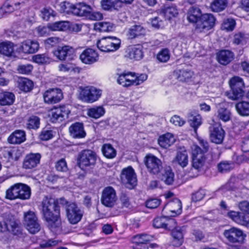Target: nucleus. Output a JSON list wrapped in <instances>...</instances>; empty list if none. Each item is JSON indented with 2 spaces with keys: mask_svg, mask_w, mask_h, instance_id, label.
<instances>
[{
  "mask_svg": "<svg viewBox=\"0 0 249 249\" xmlns=\"http://www.w3.org/2000/svg\"><path fill=\"white\" fill-rule=\"evenodd\" d=\"M42 207L44 217L49 228L53 230L58 227L60 224L59 208L55 199L47 197L44 198Z\"/></svg>",
  "mask_w": 249,
  "mask_h": 249,
  "instance_id": "obj_1",
  "label": "nucleus"
},
{
  "mask_svg": "<svg viewBox=\"0 0 249 249\" xmlns=\"http://www.w3.org/2000/svg\"><path fill=\"white\" fill-rule=\"evenodd\" d=\"M117 82L124 88H129L133 86H139L148 79L146 73H139L130 71H124L117 73Z\"/></svg>",
  "mask_w": 249,
  "mask_h": 249,
  "instance_id": "obj_2",
  "label": "nucleus"
},
{
  "mask_svg": "<svg viewBox=\"0 0 249 249\" xmlns=\"http://www.w3.org/2000/svg\"><path fill=\"white\" fill-rule=\"evenodd\" d=\"M31 194L30 188L27 185L21 183H16L9 188L6 193V197L10 200L30 198Z\"/></svg>",
  "mask_w": 249,
  "mask_h": 249,
  "instance_id": "obj_3",
  "label": "nucleus"
},
{
  "mask_svg": "<svg viewBox=\"0 0 249 249\" xmlns=\"http://www.w3.org/2000/svg\"><path fill=\"white\" fill-rule=\"evenodd\" d=\"M229 83L231 90L226 92V96L232 100L241 99L245 94L243 79L239 76H234L230 80Z\"/></svg>",
  "mask_w": 249,
  "mask_h": 249,
  "instance_id": "obj_4",
  "label": "nucleus"
},
{
  "mask_svg": "<svg viewBox=\"0 0 249 249\" xmlns=\"http://www.w3.org/2000/svg\"><path fill=\"white\" fill-rule=\"evenodd\" d=\"M102 90L94 86L79 88V98L83 102L93 103L97 101L102 96Z\"/></svg>",
  "mask_w": 249,
  "mask_h": 249,
  "instance_id": "obj_5",
  "label": "nucleus"
},
{
  "mask_svg": "<svg viewBox=\"0 0 249 249\" xmlns=\"http://www.w3.org/2000/svg\"><path fill=\"white\" fill-rule=\"evenodd\" d=\"M96 159L97 156L94 152L90 150H84L78 154L77 164L81 169L85 170L93 167Z\"/></svg>",
  "mask_w": 249,
  "mask_h": 249,
  "instance_id": "obj_6",
  "label": "nucleus"
},
{
  "mask_svg": "<svg viewBox=\"0 0 249 249\" xmlns=\"http://www.w3.org/2000/svg\"><path fill=\"white\" fill-rule=\"evenodd\" d=\"M120 39L113 36L103 37L97 43L98 48L102 52H113L120 47Z\"/></svg>",
  "mask_w": 249,
  "mask_h": 249,
  "instance_id": "obj_7",
  "label": "nucleus"
},
{
  "mask_svg": "<svg viewBox=\"0 0 249 249\" xmlns=\"http://www.w3.org/2000/svg\"><path fill=\"white\" fill-rule=\"evenodd\" d=\"M223 236L231 243L242 244L247 237L246 234L240 229L233 227L225 230Z\"/></svg>",
  "mask_w": 249,
  "mask_h": 249,
  "instance_id": "obj_8",
  "label": "nucleus"
},
{
  "mask_svg": "<svg viewBox=\"0 0 249 249\" xmlns=\"http://www.w3.org/2000/svg\"><path fill=\"white\" fill-rule=\"evenodd\" d=\"M120 177L122 183L126 188L132 189L137 185V176L131 166L124 168L122 171Z\"/></svg>",
  "mask_w": 249,
  "mask_h": 249,
  "instance_id": "obj_9",
  "label": "nucleus"
},
{
  "mask_svg": "<svg viewBox=\"0 0 249 249\" xmlns=\"http://www.w3.org/2000/svg\"><path fill=\"white\" fill-rule=\"evenodd\" d=\"M26 3V0H7L0 8V18L24 7Z\"/></svg>",
  "mask_w": 249,
  "mask_h": 249,
  "instance_id": "obj_10",
  "label": "nucleus"
},
{
  "mask_svg": "<svg viewBox=\"0 0 249 249\" xmlns=\"http://www.w3.org/2000/svg\"><path fill=\"white\" fill-rule=\"evenodd\" d=\"M71 112L70 106H61L52 109L50 113L51 120L53 123H60L67 119Z\"/></svg>",
  "mask_w": 249,
  "mask_h": 249,
  "instance_id": "obj_11",
  "label": "nucleus"
},
{
  "mask_svg": "<svg viewBox=\"0 0 249 249\" xmlns=\"http://www.w3.org/2000/svg\"><path fill=\"white\" fill-rule=\"evenodd\" d=\"M144 164L148 171L154 175H158L162 169V162L155 156L149 154L144 158Z\"/></svg>",
  "mask_w": 249,
  "mask_h": 249,
  "instance_id": "obj_12",
  "label": "nucleus"
},
{
  "mask_svg": "<svg viewBox=\"0 0 249 249\" xmlns=\"http://www.w3.org/2000/svg\"><path fill=\"white\" fill-rule=\"evenodd\" d=\"M24 224L26 229L32 234L38 232L41 229L35 213L31 211L24 213Z\"/></svg>",
  "mask_w": 249,
  "mask_h": 249,
  "instance_id": "obj_13",
  "label": "nucleus"
},
{
  "mask_svg": "<svg viewBox=\"0 0 249 249\" xmlns=\"http://www.w3.org/2000/svg\"><path fill=\"white\" fill-rule=\"evenodd\" d=\"M215 20L212 14H203L196 25V29L199 32L208 31L214 26Z\"/></svg>",
  "mask_w": 249,
  "mask_h": 249,
  "instance_id": "obj_14",
  "label": "nucleus"
},
{
  "mask_svg": "<svg viewBox=\"0 0 249 249\" xmlns=\"http://www.w3.org/2000/svg\"><path fill=\"white\" fill-rule=\"evenodd\" d=\"M67 217L71 224L78 223L83 215V212L76 205L71 203L68 205L66 209Z\"/></svg>",
  "mask_w": 249,
  "mask_h": 249,
  "instance_id": "obj_15",
  "label": "nucleus"
},
{
  "mask_svg": "<svg viewBox=\"0 0 249 249\" xmlns=\"http://www.w3.org/2000/svg\"><path fill=\"white\" fill-rule=\"evenodd\" d=\"M174 74L178 81L182 82L187 83L189 84H196L198 82L197 75L191 70H176L174 71Z\"/></svg>",
  "mask_w": 249,
  "mask_h": 249,
  "instance_id": "obj_16",
  "label": "nucleus"
},
{
  "mask_svg": "<svg viewBox=\"0 0 249 249\" xmlns=\"http://www.w3.org/2000/svg\"><path fill=\"white\" fill-rule=\"evenodd\" d=\"M182 205L180 201L178 198H174L167 202L162 210V213L166 216H175L181 213Z\"/></svg>",
  "mask_w": 249,
  "mask_h": 249,
  "instance_id": "obj_17",
  "label": "nucleus"
},
{
  "mask_svg": "<svg viewBox=\"0 0 249 249\" xmlns=\"http://www.w3.org/2000/svg\"><path fill=\"white\" fill-rule=\"evenodd\" d=\"M117 200L116 193L112 187H107L103 191L101 197L102 204L106 207H112Z\"/></svg>",
  "mask_w": 249,
  "mask_h": 249,
  "instance_id": "obj_18",
  "label": "nucleus"
},
{
  "mask_svg": "<svg viewBox=\"0 0 249 249\" xmlns=\"http://www.w3.org/2000/svg\"><path fill=\"white\" fill-rule=\"evenodd\" d=\"M39 48V43L35 40L27 39L22 42L17 48V52L18 55L22 58L20 55L21 53L30 54L36 53Z\"/></svg>",
  "mask_w": 249,
  "mask_h": 249,
  "instance_id": "obj_19",
  "label": "nucleus"
},
{
  "mask_svg": "<svg viewBox=\"0 0 249 249\" xmlns=\"http://www.w3.org/2000/svg\"><path fill=\"white\" fill-rule=\"evenodd\" d=\"M72 47L69 46L59 47L54 52V55L60 60L71 61L74 59L75 55Z\"/></svg>",
  "mask_w": 249,
  "mask_h": 249,
  "instance_id": "obj_20",
  "label": "nucleus"
},
{
  "mask_svg": "<svg viewBox=\"0 0 249 249\" xmlns=\"http://www.w3.org/2000/svg\"><path fill=\"white\" fill-rule=\"evenodd\" d=\"M43 97L46 103L55 104L62 99L63 94L61 89H51L44 93Z\"/></svg>",
  "mask_w": 249,
  "mask_h": 249,
  "instance_id": "obj_21",
  "label": "nucleus"
},
{
  "mask_svg": "<svg viewBox=\"0 0 249 249\" xmlns=\"http://www.w3.org/2000/svg\"><path fill=\"white\" fill-rule=\"evenodd\" d=\"M99 54L96 50L88 48L84 50L79 55L82 62H95L98 61Z\"/></svg>",
  "mask_w": 249,
  "mask_h": 249,
  "instance_id": "obj_22",
  "label": "nucleus"
},
{
  "mask_svg": "<svg viewBox=\"0 0 249 249\" xmlns=\"http://www.w3.org/2000/svg\"><path fill=\"white\" fill-rule=\"evenodd\" d=\"M225 137V131L220 126L210 127V137L212 142L216 144L221 143Z\"/></svg>",
  "mask_w": 249,
  "mask_h": 249,
  "instance_id": "obj_23",
  "label": "nucleus"
},
{
  "mask_svg": "<svg viewBox=\"0 0 249 249\" xmlns=\"http://www.w3.org/2000/svg\"><path fill=\"white\" fill-rule=\"evenodd\" d=\"M69 130L71 136L73 138L82 139L86 136L83 124L81 123L72 124L69 127Z\"/></svg>",
  "mask_w": 249,
  "mask_h": 249,
  "instance_id": "obj_24",
  "label": "nucleus"
},
{
  "mask_svg": "<svg viewBox=\"0 0 249 249\" xmlns=\"http://www.w3.org/2000/svg\"><path fill=\"white\" fill-rule=\"evenodd\" d=\"M228 216L232 221L238 224L249 228V217L243 214L235 211H230L228 213Z\"/></svg>",
  "mask_w": 249,
  "mask_h": 249,
  "instance_id": "obj_25",
  "label": "nucleus"
},
{
  "mask_svg": "<svg viewBox=\"0 0 249 249\" xmlns=\"http://www.w3.org/2000/svg\"><path fill=\"white\" fill-rule=\"evenodd\" d=\"M41 155L39 153H31L27 155L23 162V167L25 169H32L39 164Z\"/></svg>",
  "mask_w": 249,
  "mask_h": 249,
  "instance_id": "obj_26",
  "label": "nucleus"
},
{
  "mask_svg": "<svg viewBox=\"0 0 249 249\" xmlns=\"http://www.w3.org/2000/svg\"><path fill=\"white\" fill-rule=\"evenodd\" d=\"M91 8L85 3L80 2L74 4L72 14L78 17L88 18Z\"/></svg>",
  "mask_w": 249,
  "mask_h": 249,
  "instance_id": "obj_27",
  "label": "nucleus"
},
{
  "mask_svg": "<svg viewBox=\"0 0 249 249\" xmlns=\"http://www.w3.org/2000/svg\"><path fill=\"white\" fill-rule=\"evenodd\" d=\"M146 32L145 28L142 24H135L129 29L127 35L129 38L133 39L144 36Z\"/></svg>",
  "mask_w": 249,
  "mask_h": 249,
  "instance_id": "obj_28",
  "label": "nucleus"
},
{
  "mask_svg": "<svg viewBox=\"0 0 249 249\" xmlns=\"http://www.w3.org/2000/svg\"><path fill=\"white\" fill-rule=\"evenodd\" d=\"M176 142L175 136L170 133H167L160 136L158 139V144L163 148H168Z\"/></svg>",
  "mask_w": 249,
  "mask_h": 249,
  "instance_id": "obj_29",
  "label": "nucleus"
},
{
  "mask_svg": "<svg viewBox=\"0 0 249 249\" xmlns=\"http://www.w3.org/2000/svg\"><path fill=\"white\" fill-rule=\"evenodd\" d=\"M101 5L103 9L107 11H118L122 7L120 0H102Z\"/></svg>",
  "mask_w": 249,
  "mask_h": 249,
  "instance_id": "obj_30",
  "label": "nucleus"
},
{
  "mask_svg": "<svg viewBox=\"0 0 249 249\" xmlns=\"http://www.w3.org/2000/svg\"><path fill=\"white\" fill-rule=\"evenodd\" d=\"M0 53L10 57H21L15 54L14 52V44L9 41H4L0 43Z\"/></svg>",
  "mask_w": 249,
  "mask_h": 249,
  "instance_id": "obj_31",
  "label": "nucleus"
},
{
  "mask_svg": "<svg viewBox=\"0 0 249 249\" xmlns=\"http://www.w3.org/2000/svg\"><path fill=\"white\" fill-rule=\"evenodd\" d=\"M129 47L126 51L125 57L134 61H139L143 57V53L139 46Z\"/></svg>",
  "mask_w": 249,
  "mask_h": 249,
  "instance_id": "obj_32",
  "label": "nucleus"
},
{
  "mask_svg": "<svg viewBox=\"0 0 249 249\" xmlns=\"http://www.w3.org/2000/svg\"><path fill=\"white\" fill-rule=\"evenodd\" d=\"M17 84L20 90L24 92H28L30 91L33 88V82L24 77H17L15 78Z\"/></svg>",
  "mask_w": 249,
  "mask_h": 249,
  "instance_id": "obj_33",
  "label": "nucleus"
},
{
  "mask_svg": "<svg viewBox=\"0 0 249 249\" xmlns=\"http://www.w3.org/2000/svg\"><path fill=\"white\" fill-rule=\"evenodd\" d=\"M201 10L197 7L192 6L187 13V19L190 22L197 23V21L202 17Z\"/></svg>",
  "mask_w": 249,
  "mask_h": 249,
  "instance_id": "obj_34",
  "label": "nucleus"
},
{
  "mask_svg": "<svg viewBox=\"0 0 249 249\" xmlns=\"http://www.w3.org/2000/svg\"><path fill=\"white\" fill-rule=\"evenodd\" d=\"M174 161L182 168L186 167L189 162L188 153L185 150L178 151Z\"/></svg>",
  "mask_w": 249,
  "mask_h": 249,
  "instance_id": "obj_35",
  "label": "nucleus"
},
{
  "mask_svg": "<svg viewBox=\"0 0 249 249\" xmlns=\"http://www.w3.org/2000/svg\"><path fill=\"white\" fill-rule=\"evenodd\" d=\"M25 140V133L20 130H16L8 138V142L12 144H19Z\"/></svg>",
  "mask_w": 249,
  "mask_h": 249,
  "instance_id": "obj_36",
  "label": "nucleus"
},
{
  "mask_svg": "<svg viewBox=\"0 0 249 249\" xmlns=\"http://www.w3.org/2000/svg\"><path fill=\"white\" fill-rule=\"evenodd\" d=\"M105 109L102 106H94L87 109V115L92 118L98 119L105 113Z\"/></svg>",
  "mask_w": 249,
  "mask_h": 249,
  "instance_id": "obj_37",
  "label": "nucleus"
},
{
  "mask_svg": "<svg viewBox=\"0 0 249 249\" xmlns=\"http://www.w3.org/2000/svg\"><path fill=\"white\" fill-rule=\"evenodd\" d=\"M172 243L174 246L178 247L182 245L183 242V235L180 228H176L172 231Z\"/></svg>",
  "mask_w": 249,
  "mask_h": 249,
  "instance_id": "obj_38",
  "label": "nucleus"
},
{
  "mask_svg": "<svg viewBox=\"0 0 249 249\" xmlns=\"http://www.w3.org/2000/svg\"><path fill=\"white\" fill-rule=\"evenodd\" d=\"M233 53L229 50H221L216 53V58L219 62L221 61L231 62L233 60Z\"/></svg>",
  "mask_w": 249,
  "mask_h": 249,
  "instance_id": "obj_39",
  "label": "nucleus"
},
{
  "mask_svg": "<svg viewBox=\"0 0 249 249\" xmlns=\"http://www.w3.org/2000/svg\"><path fill=\"white\" fill-rule=\"evenodd\" d=\"M14 94L10 92L0 93V105L9 106L13 104L15 101Z\"/></svg>",
  "mask_w": 249,
  "mask_h": 249,
  "instance_id": "obj_40",
  "label": "nucleus"
},
{
  "mask_svg": "<svg viewBox=\"0 0 249 249\" xmlns=\"http://www.w3.org/2000/svg\"><path fill=\"white\" fill-rule=\"evenodd\" d=\"M238 113L242 116H249V102L246 101L240 102L235 105Z\"/></svg>",
  "mask_w": 249,
  "mask_h": 249,
  "instance_id": "obj_41",
  "label": "nucleus"
},
{
  "mask_svg": "<svg viewBox=\"0 0 249 249\" xmlns=\"http://www.w3.org/2000/svg\"><path fill=\"white\" fill-rule=\"evenodd\" d=\"M215 115L219 120L224 122H228L231 119V112L225 107L218 108Z\"/></svg>",
  "mask_w": 249,
  "mask_h": 249,
  "instance_id": "obj_42",
  "label": "nucleus"
},
{
  "mask_svg": "<svg viewBox=\"0 0 249 249\" xmlns=\"http://www.w3.org/2000/svg\"><path fill=\"white\" fill-rule=\"evenodd\" d=\"M114 25L109 22H100L94 24V29L100 32H108L113 30Z\"/></svg>",
  "mask_w": 249,
  "mask_h": 249,
  "instance_id": "obj_43",
  "label": "nucleus"
},
{
  "mask_svg": "<svg viewBox=\"0 0 249 249\" xmlns=\"http://www.w3.org/2000/svg\"><path fill=\"white\" fill-rule=\"evenodd\" d=\"M227 4V0H214L211 3V8L213 12H220L226 8Z\"/></svg>",
  "mask_w": 249,
  "mask_h": 249,
  "instance_id": "obj_44",
  "label": "nucleus"
},
{
  "mask_svg": "<svg viewBox=\"0 0 249 249\" xmlns=\"http://www.w3.org/2000/svg\"><path fill=\"white\" fill-rule=\"evenodd\" d=\"M102 151L104 156L108 159H113L116 156V151L110 144H104Z\"/></svg>",
  "mask_w": 249,
  "mask_h": 249,
  "instance_id": "obj_45",
  "label": "nucleus"
},
{
  "mask_svg": "<svg viewBox=\"0 0 249 249\" xmlns=\"http://www.w3.org/2000/svg\"><path fill=\"white\" fill-rule=\"evenodd\" d=\"M51 31H66L70 27V22L66 21H60L50 24Z\"/></svg>",
  "mask_w": 249,
  "mask_h": 249,
  "instance_id": "obj_46",
  "label": "nucleus"
},
{
  "mask_svg": "<svg viewBox=\"0 0 249 249\" xmlns=\"http://www.w3.org/2000/svg\"><path fill=\"white\" fill-rule=\"evenodd\" d=\"M189 123L191 127L194 128L195 131H196V129L202 124V117L200 115L196 114L195 115H191L189 119Z\"/></svg>",
  "mask_w": 249,
  "mask_h": 249,
  "instance_id": "obj_47",
  "label": "nucleus"
},
{
  "mask_svg": "<svg viewBox=\"0 0 249 249\" xmlns=\"http://www.w3.org/2000/svg\"><path fill=\"white\" fill-rule=\"evenodd\" d=\"M205 158L204 156L196 158H193L192 159V167L193 168L191 169V171L193 173L194 170L198 172L201 170L204 165L205 162Z\"/></svg>",
  "mask_w": 249,
  "mask_h": 249,
  "instance_id": "obj_48",
  "label": "nucleus"
},
{
  "mask_svg": "<svg viewBox=\"0 0 249 249\" xmlns=\"http://www.w3.org/2000/svg\"><path fill=\"white\" fill-rule=\"evenodd\" d=\"M174 174L170 168L165 169L162 173L161 179L168 184H171L174 181Z\"/></svg>",
  "mask_w": 249,
  "mask_h": 249,
  "instance_id": "obj_49",
  "label": "nucleus"
},
{
  "mask_svg": "<svg viewBox=\"0 0 249 249\" xmlns=\"http://www.w3.org/2000/svg\"><path fill=\"white\" fill-rule=\"evenodd\" d=\"M152 237L146 234H141L134 236L132 241L137 245L143 244L151 240Z\"/></svg>",
  "mask_w": 249,
  "mask_h": 249,
  "instance_id": "obj_50",
  "label": "nucleus"
},
{
  "mask_svg": "<svg viewBox=\"0 0 249 249\" xmlns=\"http://www.w3.org/2000/svg\"><path fill=\"white\" fill-rule=\"evenodd\" d=\"M59 70L64 72H70L73 73H79L80 69L78 67H74L72 63H61L59 66Z\"/></svg>",
  "mask_w": 249,
  "mask_h": 249,
  "instance_id": "obj_51",
  "label": "nucleus"
},
{
  "mask_svg": "<svg viewBox=\"0 0 249 249\" xmlns=\"http://www.w3.org/2000/svg\"><path fill=\"white\" fill-rule=\"evenodd\" d=\"M163 12L165 17L169 20L172 18L176 17L178 14L177 6L173 5L165 8Z\"/></svg>",
  "mask_w": 249,
  "mask_h": 249,
  "instance_id": "obj_52",
  "label": "nucleus"
},
{
  "mask_svg": "<svg viewBox=\"0 0 249 249\" xmlns=\"http://www.w3.org/2000/svg\"><path fill=\"white\" fill-rule=\"evenodd\" d=\"M235 25V21L233 18H228L224 19L221 28L223 30L232 31L234 30Z\"/></svg>",
  "mask_w": 249,
  "mask_h": 249,
  "instance_id": "obj_53",
  "label": "nucleus"
},
{
  "mask_svg": "<svg viewBox=\"0 0 249 249\" xmlns=\"http://www.w3.org/2000/svg\"><path fill=\"white\" fill-rule=\"evenodd\" d=\"M56 13L50 7H45L41 10L40 16L43 20L48 21L51 17L56 16Z\"/></svg>",
  "mask_w": 249,
  "mask_h": 249,
  "instance_id": "obj_54",
  "label": "nucleus"
},
{
  "mask_svg": "<svg viewBox=\"0 0 249 249\" xmlns=\"http://www.w3.org/2000/svg\"><path fill=\"white\" fill-rule=\"evenodd\" d=\"M26 125L28 129H37L40 125V119L37 116H32L28 120Z\"/></svg>",
  "mask_w": 249,
  "mask_h": 249,
  "instance_id": "obj_55",
  "label": "nucleus"
},
{
  "mask_svg": "<svg viewBox=\"0 0 249 249\" xmlns=\"http://www.w3.org/2000/svg\"><path fill=\"white\" fill-rule=\"evenodd\" d=\"M170 55L169 50L167 49H163L157 54V58L160 62H166L170 59Z\"/></svg>",
  "mask_w": 249,
  "mask_h": 249,
  "instance_id": "obj_56",
  "label": "nucleus"
},
{
  "mask_svg": "<svg viewBox=\"0 0 249 249\" xmlns=\"http://www.w3.org/2000/svg\"><path fill=\"white\" fill-rule=\"evenodd\" d=\"M5 155L9 160H17L21 156V153L17 148H13L6 152Z\"/></svg>",
  "mask_w": 249,
  "mask_h": 249,
  "instance_id": "obj_57",
  "label": "nucleus"
},
{
  "mask_svg": "<svg viewBox=\"0 0 249 249\" xmlns=\"http://www.w3.org/2000/svg\"><path fill=\"white\" fill-rule=\"evenodd\" d=\"M234 167V164L232 162L223 161L218 165V170L222 173L230 171Z\"/></svg>",
  "mask_w": 249,
  "mask_h": 249,
  "instance_id": "obj_58",
  "label": "nucleus"
},
{
  "mask_svg": "<svg viewBox=\"0 0 249 249\" xmlns=\"http://www.w3.org/2000/svg\"><path fill=\"white\" fill-rule=\"evenodd\" d=\"M51 30L49 25L47 27L45 26H39L36 29L37 35L39 36H48Z\"/></svg>",
  "mask_w": 249,
  "mask_h": 249,
  "instance_id": "obj_59",
  "label": "nucleus"
},
{
  "mask_svg": "<svg viewBox=\"0 0 249 249\" xmlns=\"http://www.w3.org/2000/svg\"><path fill=\"white\" fill-rule=\"evenodd\" d=\"M165 217H157L154 220L153 226L156 228L166 229L167 224L165 223Z\"/></svg>",
  "mask_w": 249,
  "mask_h": 249,
  "instance_id": "obj_60",
  "label": "nucleus"
},
{
  "mask_svg": "<svg viewBox=\"0 0 249 249\" xmlns=\"http://www.w3.org/2000/svg\"><path fill=\"white\" fill-rule=\"evenodd\" d=\"M34 62H50V60L48 54H38L33 56Z\"/></svg>",
  "mask_w": 249,
  "mask_h": 249,
  "instance_id": "obj_61",
  "label": "nucleus"
},
{
  "mask_svg": "<svg viewBox=\"0 0 249 249\" xmlns=\"http://www.w3.org/2000/svg\"><path fill=\"white\" fill-rule=\"evenodd\" d=\"M61 11L67 14H72L74 4L67 1L61 3Z\"/></svg>",
  "mask_w": 249,
  "mask_h": 249,
  "instance_id": "obj_62",
  "label": "nucleus"
},
{
  "mask_svg": "<svg viewBox=\"0 0 249 249\" xmlns=\"http://www.w3.org/2000/svg\"><path fill=\"white\" fill-rule=\"evenodd\" d=\"M170 121L172 124L178 126H181L185 123V121L184 119L177 115L172 116Z\"/></svg>",
  "mask_w": 249,
  "mask_h": 249,
  "instance_id": "obj_63",
  "label": "nucleus"
},
{
  "mask_svg": "<svg viewBox=\"0 0 249 249\" xmlns=\"http://www.w3.org/2000/svg\"><path fill=\"white\" fill-rule=\"evenodd\" d=\"M246 42V37L245 34L242 33H238L234 36L233 43L238 45L243 44Z\"/></svg>",
  "mask_w": 249,
  "mask_h": 249,
  "instance_id": "obj_64",
  "label": "nucleus"
}]
</instances>
